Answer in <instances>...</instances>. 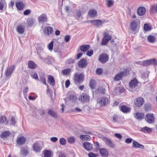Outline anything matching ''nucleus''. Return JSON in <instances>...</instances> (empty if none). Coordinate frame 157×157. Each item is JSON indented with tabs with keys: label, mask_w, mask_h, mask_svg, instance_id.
<instances>
[{
	"label": "nucleus",
	"mask_w": 157,
	"mask_h": 157,
	"mask_svg": "<svg viewBox=\"0 0 157 157\" xmlns=\"http://www.w3.org/2000/svg\"><path fill=\"white\" fill-rule=\"evenodd\" d=\"M84 75L83 73L76 72L74 75V81L75 83L78 84L83 81Z\"/></svg>",
	"instance_id": "obj_1"
},
{
	"label": "nucleus",
	"mask_w": 157,
	"mask_h": 157,
	"mask_svg": "<svg viewBox=\"0 0 157 157\" xmlns=\"http://www.w3.org/2000/svg\"><path fill=\"white\" fill-rule=\"evenodd\" d=\"M109 98L104 97L98 100L97 103L101 106H105L109 103Z\"/></svg>",
	"instance_id": "obj_2"
},
{
	"label": "nucleus",
	"mask_w": 157,
	"mask_h": 157,
	"mask_svg": "<svg viewBox=\"0 0 157 157\" xmlns=\"http://www.w3.org/2000/svg\"><path fill=\"white\" fill-rule=\"evenodd\" d=\"M137 63L140 64H142L144 66H148L152 64L154 65H157V60L154 59L144 61L141 63L140 62H138Z\"/></svg>",
	"instance_id": "obj_3"
},
{
	"label": "nucleus",
	"mask_w": 157,
	"mask_h": 157,
	"mask_svg": "<svg viewBox=\"0 0 157 157\" xmlns=\"http://www.w3.org/2000/svg\"><path fill=\"white\" fill-rule=\"evenodd\" d=\"M111 36L107 33H105L104 34V36L102 40L101 44L102 45H105L111 39Z\"/></svg>",
	"instance_id": "obj_4"
},
{
	"label": "nucleus",
	"mask_w": 157,
	"mask_h": 157,
	"mask_svg": "<svg viewBox=\"0 0 157 157\" xmlns=\"http://www.w3.org/2000/svg\"><path fill=\"white\" fill-rule=\"evenodd\" d=\"M138 82L137 79L134 78L129 83V90L130 91H132L134 90L135 87L137 86Z\"/></svg>",
	"instance_id": "obj_5"
},
{
	"label": "nucleus",
	"mask_w": 157,
	"mask_h": 157,
	"mask_svg": "<svg viewBox=\"0 0 157 157\" xmlns=\"http://www.w3.org/2000/svg\"><path fill=\"white\" fill-rule=\"evenodd\" d=\"M145 119L148 123L152 124L154 122L155 117L153 114L147 113L146 115Z\"/></svg>",
	"instance_id": "obj_6"
},
{
	"label": "nucleus",
	"mask_w": 157,
	"mask_h": 157,
	"mask_svg": "<svg viewBox=\"0 0 157 157\" xmlns=\"http://www.w3.org/2000/svg\"><path fill=\"white\" fill-rule=\"evenodd\" d=\"M78 99L83 103L88 102L90 99V97L86 94H82L79 97Z\"/></svg>",
	"instance_id": "obj_7"
},
{
	"label": "nucleus",
	"mask_w": 157,
	"mask_h": 157,
	"mask_svg": "<svg viewBox=\"0 0 157 157\" xmlns=\"http://www.w3.org/2000/svg\"><path fill=\"white\" fill-rule=\"evenodd\" d=\"M144 103V99L141 97H139L135 100V105L138 107H141Z\"/></svg>",
	"instance_id": "obj_8"
},
{
	"label": "nucleus",
	"mask_w": 157,
	"mask_h": 157,
	"mask_svg": "<svg viewBox=\"0 0 157 157\" xmlns=\"http://www.w3.org/2000/svg\"><path fill=\"white\" fill-rule=\"evenodd\" d=\"M103 140L105 142L106 144L108 146L112 148H114L115 147V144L113 143V142L110 139L107 137H104Z\"/></svg>",
	"instance_id": "obj_9"
},
{
	"label": "nucleus",
	"mask_w": 157,
	"mask_h": 157,
	"mask_svg": "<svg viewBox=\"0 0 157 157\" xmlns=\"http://www.w3.org/2000/svg\"><path fill=\"white\" fill-rule=\"evenodd\" d=\"M130 26L131 30L135 32H137L139 29V25L134 21L131 22Z\"/></svg>",
	"instance_id": "obj_10"
},
{
	"label": "nucleus",
	"mask_w": 157,
	"mask_h": 157,
	"mask_svg": "<svg viewBox=\"0 0 157 157\" xmlns=\"http://www.w3.org/2000/svg\"><path fill=\"white\" fill-rule=\"evenodd\" d=\"M93 25L97 27H99L105 21H101V20H91L89 21Z\"/></svg>",
	"instance_id": "obj_11"
},
{
	"label": "nucleus",
	"mask_w": 157,
	"mask_h": 157,
	"mask_svg": "<svg viewBox=\"0 0 157 157\" xmlns=\"http://www.w3.org/2000/svg\"><path fill=\"white\" fill-rule=\"evenodd\" d=\"M47 19L46 14L44 13H42L38 18V21L40 23L47 22Z\"/></svg>",
	"instance_id": "obj_12"
},
{
	"label": "nucleus",
	"mask_w": 157,
	"mask_h": 157,
	"mask_svg": "<svg viewBox=\"0 0 157 157\" xmlns=\"http://www.w3.org/2000/svg\"><path fill=\"white\" fill-rule=\"evenodd\" d=\"M87 63L86 59L82 58L78 62V67L80 68H84L86 66Z\"/></svg>",
	"instance_id": "obj_13"
},
{
	"label": "nucleus",
	"mask_w": 157,
	"mask_h": 157,
	"mask_svg": "<svg viewBox=\"0 0 157 157\" xmlns=\"http://www.w3.org/2000/svg\"><path fill=\"white\" fill-rule=\"evenodd\" d=\"M109 59L108 56L105 54H101L99 58V60L102 63H105Z\"/></svg>",
	"instance_id": "obj_14"
},
{
	"label": "nucleus",
	"mask_w": 157,
	"mask_h": 157,
	"mask_svg": "<svg viewBox=\"0 0 157 157\" xmlns=\"http://www.w3.org/2000/svg\"><path fill=\"white\" fill-rule=\"evenodd\" d=\"M15 65L10 66L8 67L5 72V74L6 77L10 75L15 70Z\"/></svg>",
	"instance_id": "obj_15"
},
{
	"label": "nucleus",
	"mask_w": 157,
	"mask_h": 157,
	"mask_svg": "<svg viewBox=\"0 0 157 157\" xmlns=\"http://www.w3.org/2000/svg\"><path fill=\"white\" fill-rule=\"evenodd\" d=\"M44 32L46 35H50L53 32V29L51 27H46L45 28Z\"/></svg>",
	"instance_id": "obj_16"
},
{
	"label": "nucleus",
	"mask_w": 157,
	"mask_h": 157,
	"mask_svg": "<svg viewBox=\"0 0 157 157\" xmlns=\"http://www.w3.org/2000/svg\"><path fill=\"white\" fill-rule=\"evenodd\" d=\"M124 75V73L123 72L117 74L115 76L114 80L115 81H118L121 79Z\"/></svg>",
	"instance_id": "obj_17"
},
{
	"label": "nucleus",
	"mask_w": 157,
	"mask_h": 157,
	"mask_svg": "<svg viewBox=\"0 0 157 157\" xmlns=\"http://www.w3.org/2000/svg\"><path fill=\"white\" fill-rule=\"evenodd\" d=\"M84 148L88 151L91 150L92 149V145L88 142H86L83 144Z\"/></svg>",
	"instance_id": "obj_18"
},
{
	"label": "nucleus",
	"mask_w": 157,
	"mask_h": 157,
	"mask_svg": "<svg viewBox=\"0 0 157 157\" xmlns=\"http://www.w3.org/2000/svg\"><path fill=\"white\" fill-rule=\"evenodd\" d=\"M145 12L146 10L145 8L142 7H139L137 10V14L140 16H142L144 15Z\"/></svg>",
	"instance_id": "obj_19"
},
{
	"label": "nucleus",
	"mask_w": 157,
	"mask_h": 157,
	"mask_svg": "<svg viewBox=\"0 0 157 157\" xmlns=\"http://www.w3.org/2000/svg\"><path fill=\"white\" fill-rule=\"evenodd\" d=\"M132 147L133 148H139L141 149H144V146L141 144H140L138 142L135 141H133Z\"/></svg>",
	"instance_id": "obj_20"
},
{
	"label": "nucleus",
	"mask_w": 157,
	"mask_h": 157,
	"mask_svg": "<svg viewBox=\"0 0 157 157\" xmlns=\"http://www.w3.org/2000/svg\"><path fill=\"white\" fill-rule=\"evenodd\" d=\"M120 109L124 113H127L130 110V109L125 105H122L121 106Z\"/></svg>",
	"instance_id": "obj_21"
},
{
	"label": "nucleus",
	"mask_w": 157,
	"mask_h": 157,
	"mask_svg": "<svg viewBox=\"0 0 157 157\" xmlns=\"http://www.w3.org/2000/svg\"><path fill=\"white\" fill-rule=\"evenodd\" d=\"M88 15L90 17H95L97 16V12L94 9L90 10L88 12Z\"/></svg>",
	"instance_id": "obj_22"
},
{
	"label": "nucleus",
	"mask_w": 157,
	"mask_h": 157,
	"mask_svg": "<svg viewBox=\"0 0 157 157\" xmlns=\"http://www.w3.org/2000/svg\"><path fill=\"white\" fill-rule=\"evenodd\" d=\"M26 139L23 136H21L17 139V143L19 145H22L25 144Z\"/></svg>",
	"instance_id": "obj_23"
},
{
	"label": "nucleus",
	"mask_w": 157,
	"mask_h": 157,
	"mask_svg": "<svg viewBox=\"0 0 157 157\" xmlns=\"http://www.w3.org/2000/svg\"><path fill=\"white\" fill-rule=\"evenodd\" d=\"M35 20L33 18H29L27 19V24L30 27L33 26L35 22Z\"/></svg>",
	"instance_id": "obj_24"
},
{
	"label": "nucleus",
	"mask_w": 157,
	"mask_h": 157,
	"mask_svg": "<svg viewBox=\"0 0 157 157\" xmlns=\"http://www.w3.org/2000/svg\"><path fill=\"white\" fill-rule=\"evenodd\" d=\"M90 48V45L89 44L83 45L80 47V50L84 52L87 51Z\"/></svg>",
	"instance_id": "obj_25"
},
{
	"label": "nucleus",
	"mask_w": 157,
	"mask_h": 157,
	"mask_svg": "<svg viewBox=\"0 0 157 157\" xmlns=\"http://www.w3.org/2000/svg\"><path fill=\"white\" fill-rule=\"evenodd\" d=\"M16 7L19 10H21L25 7V5L22 2H19L16 4Z\"/></svg>",
	"instance_id": "obj_26"
},
{
	"label": "nucleus",
	"mask_w": 157,
	"mask_h": 157,
	"mask_svg": "<svg viewBox=\"0 0 157 157\" xmlns=\"http://www.w3.org/2000/svg\"><path fill=\"white\" fill-rule=\"evenodd\" d=\"M100 152L101 155L104 157H107L108 155V151L104 148L100 149Z\"/></svg>",
	"instance_id": "obj_27"
},
{
	"label": "nucleus",
	"mask_w": 157,
	"mask_h": 157,
	"mask_svg": "<svg viewBox=\"0 0 157 157\" xmlns=\"http://www.w3.org/2000/svg\"><path fill=\"white\" fill-rule=\"evenodd\" d=\"M28 66L30 69H34L37 67V65L33 61H30L28 62Z\"/></svg>",
	"instance_id": "obj_28"
},
{
	"label": "nucleus",
	"mask_w": 157,
	"mask_h": 157,
	"mask_svg": "<svg viewBox=\"0 0 157 157\" xmlns=\"http://www.w3.org/2000/svg\"><path fill=\"white\" fill-rule=\"evenodd\" d=\"M144 116L143 113H136L135 117L138 120H141L143 119Z\"/></svg>",
	"instance_id": "obj_29"
},
{
	"label": "nucleus",
	"mask_w": 157,
	"mask_h": 157,
	"mask_svg": "<svg viewBox=\"0 0 157 157\" xmlns=\"http://www.w3.org/2000/svg\"><path fill=\"white\" fill-rule=\"evenodd\" d=\"M33 147L34 150L36 152H37L40 151V148L38 143H35L33 145Z\"/></svg>",
	"instance_id": "obj_30"
},
{
	"label": "nucleus",
	"mask_w": 157,
	"mask_h": 157,
	"mask_svg": "<svg viewBox=\"0 0 157 157\" xmlns=\"http://www.w3.org/2000/svg\"><path fill=\"white\" fill-rule=\"evenodd\" d=\"M156 38L153 36L150 35L147 37V40L149 43H153L155 41Z\"/></svg>",
	"instance_id": "obj_31"
},
{
	"label": "nucleus",
	"mask_w": 157,
	"mask_h": 157,
	"mask_svg": "<svg viewBox=\"0 0 157 157\" xmlns=\"http://www.w3.org/2000/svg\"><path fill=\"white\" fill-rule=\"evenodd\" d=\"M150 12L152 13H156L157 12V4L151 6L150 9Z\"/></svg>",
	"instance_id": "obj_32"
},
{
	"label": "nucleus",
	"mask_w": 157,
	"mask_h": 157,
	"mask_svg": "<svg viewBox=\"0 0 157 157\" xmlns=\"http://www.w3.org/2000/svg\"><path fill=\"white\" fill-rule=\"evenodd\" d=\"M17 30L19 33L23 34L24 31V27L22 25H19L17 26Z\"/></svg>",
	"instance_id": "obj_33"
},
{
	"label": "nucleus",
	"mask_w": 157,
	"mask_h": 157,
	"mask_svg": "<svg viewBox=\"0 0 157 157\" xmlns=\"http://www.w3.org/2000/svg\"><path fill=\"white\" fill-rule=\"evenodd\" d=\"M48 113L52 117L54 118L57 117V114L53 110L49 109L48 112Z\"/></svg>",
	"instance_id": "obj_34"
},
{
	"label": "nucleus",
	"mask_w": 157,
	"mask_h": 157,
	"mask_svg": "<svg viewBox=\"0 0 157 157\" xmlns=\"http://www.w3.org/2000/svg\"><path fill=\"white\" fill-rule=\"evenodd\" d=\"M48 83L52 85L53 86L55 84V80L54 78L52 76L49 75L48 76Z\"/></svg>",
	"instance_id": "obj_35"
},
{
	"label": "nucleus",
	"mask_w": 157,
	"mask_h": 157,
	"mask_svg": "<svg viewBox=\"0 0 157 157\" xmlns=\"http://www.w3.org/2000/svg\"><path fill=\"white\" fill-rule=\"evenodd\" d=\"M10 132L9 131H6L2 132L0 135V137L3 139L9 136Z\"/></svg>",
	"instance_id": "obj_36"
},
{
	"label": "nucleus",
	"mask_w": 157,
	"mask_h": 157,
	"mask_svg": "<svg viewBox=\"0 0 157 157\" xmlns=\"http://www.w3.org/2000/svg\"><path fill=\"white\" fill-rule=\"evenodd\" d=\"M80 138L82 140H85L88 141L90 140L91 139L90 136L88 135H81Z\"/></svg>",
	"instance_id": "obj_37"
},
{
	"label": "nucleus",
	"mask_w": 157,
	"mask_h": 157,
	"mask_svg": "<svg viewBox=\"0 0 157 157\" xmlns=\"http://www.w3.org/2000/svg\"><path fill=\"white\" fill-rule=\"evenodd\" d=\"M52 155V152L49 150H46L44 151V157H51Z\"/></svg>",
	"instance_id": "obj_38"
},
{
	"label": "nucleus",
	"mask_w": 157,
	"mask_h": 157,
	"mask_svg": "<svg viewBox=\"0 0 157 157\" xmlns=\"http://www.w3.org/2000/svg\"><path fill=\"white\" fill-rule=\"evenodd\" d=\"M141 131L145 133H150L151 132V129L150 128L145 127L142 128Z\"/></svg>",
	"instance_id": "obj_39"
},
{
	"label": "nucleus",
	"mask_w": 157,
	"mask_h": 157,
	"mask_svg": "<svg viewBox=\"0 0 157 157\" xmlns=\"http://www.w3.org/2000/svg\"><path fill=\"white\" fill-rule=\"evenodd\" d=\"M71 70L70 68H67L64 70H63L62 71V74L64 75H67L71 72Z\"/></svg>",
	"instance_id": "obj_40"
},
{
	"label": "nucleus",
	"mask_w": 157,
	"mask_h": 157,
	"mask_svg": "<svg viewBox=\"0 0 157 157\" xmlns=\"http://www.w3.org/2000/svg\"><path fill=\"white\" fill-rule=\"evenodd\" d=\"M69 98V100L73 102H75L77 99V98L76 96L73 95H70Z\"/></svg>",
	"instance_id": "obj_41"
},
{
	"label": "nucleus",
	"mask_w": 157,
	"mask_h": 157,
	"mask_svg": "<svg viewBox=\"0 0 157 157\" xmlns=\"http://www.w3.org/2000/svg\"><path fill=\"white\" fill-rule=\"evenodd\" d=\"M67 140L69 143L73 144L75 142V139L74 136H72L68 138Z\"/></svg>",
	"instance_id": "obj_42"
},
{
	"label": "nucleus",
	"mask_w": 157,
	"mask_h": 157,
	"mask_svg": "<svg viewBox=\"0 0 157 157\" xmlns=\"http://www.w3.org/2000/svg\"><path fill=\"white\" fill-rule=\"evenodd\" d=\"M40 81L42 82V83L44 85H47L45 78L44 75L42 74L40 75Z\"/></svg>",
	"instance_id": "obj_43"
},
{
	"label": "nucleus",
	"mask_w": 157,
	"mask_h": 157,
	"mask_svg": "<svg viewBox=\"0 0 157 157\" xmlns=\"http://www.w3.org/2000/svg\"><path fill=\"white\" fill-rule=\"evenodd\" d=\"M0 121L2 123H6L7 124V121L6 117L5 116H2L0 117Z\"/></svg>",
	"instance_id": "obj_44"
},
{
	"label": "nucleus",
	"mask_w": 157,
	"mask_h": 157,
	"mask_svg": "<svg viewBox=\"0 0 157 157\" xmlns=\"http://www.w3.org/2000/svg\"><path fill=\"white\" fill-rule=\"evenodd\" d=\"M21 151L24 156H26L29 153L28 149L26 148H22L21 149Z\"/></svg>",
	"instance_id": "obj_45"
},
{
	"label": "nucleus",
	"mask_w": 157,
	"mask_h": 157,
	"mask_svg": "<svg viewBox=\"0 0 157 157\" xmlns=\"http://www.w3.org/2000/svg\"><path fill=\"white\" fill-rule=\"evenodd\" d=\"M59 143L61 145H64L66 144L67 142L64 138H62L59 140Z\"/></svg>",
	"instance_id": "obj_46"
},
{
	"label": "nucleus",
	"mask_w": 157,
	"mask_h": 157,
	"mask_svg": "<svg viewBox=\"0 0 157 157\" xmlns=\"http://www.w3.org/2000/svg\"><path fill=\"white\" fill-rule=\"evenodd\" d=\"M90 86L92 89H94L95 86V82L93 80H91L90 81Z\"/></svg>",
	"instance_id": "obj_47"
},
{
	"label": "nucleus",
	"mask_w": 157,
	"mask_h": 157,
	"mask_svg": "<svg viewBox=\"0 0 157 157\" xmlns=\"http://www.w3.org/2000/svg\"><path fill=\"white\" fill-rule=\"evenodd\" d=\"M107 6L108 7L112 6L113 4L114 1L113 0H106Z\"/></svg>",
	"instance_id": "obj_48"
},
{
	"label": "nucleus",
	"mask_w": 157,
	"mask_h": 157,
	"mask_svg": "<svg viewBox=\"0 0 157 157\" xmlns=\"http://www.w3.org/2000/svg\"><path fill=\"white\" fill-rule=\"evenodd\" d=\"M31 76L36 80L38 79V76L36 73L35 72H33L31 73Z\"/></svg>",
	"instance_id": "obj_49"
},
{
	"label": "nucleus",
	"mask_w": 157,
	"mask_h": 157,
	"mask_svg": "<svg viewBox=\"0 0 157 157\" xmlns=\"http://www.w3.org/2000/svg\"><path fill=\"white\" fill-rule=\"evenodd\" d=\"M124 89L123 88L119 87L115 89L114 91L116 92L118 91L119 93H121L124 92Z\"/></svg>",
	"instance_id": "obj_50"
},
{
	"label": "nucleus",
	"mask_w": 157,
	"mask_h": 157,
	"mask_svg": "<svg viewBox=\"0 0 157 157\" xmlns=\"http://www.w3.org/2000/svg\"><path fill=\"white\" fill-rule=\"evenodd\" d=\"M53 41H51L50 43L48 44V49L50 51H52L53 48Z\"/></svg>",
	"instance_id": "obj_51"
},
{
	"label": "nucleus",
	"mask_w": 157,
	"mask_h": 157,
	"mask_svg": "<svg viewBox=\"0 0 157 157\" xmlns=\"http://www.w3.org/2000/svg\"><path fill=\"white\" fill-rule=\"evenodd\" d=\"M144 30L146 31H148L151 29L150 26L147 24H145L144 25Z\"/></svg>",
	"instance_id": "obj_52"
},
{
	"label": "nucleus",
	"mask_w": 157,
	"mask_h": 157,
	"mask_svg": "<svg viewBox=\"0 0 157 157\" xmlns=\"http://www.w3.org/2000/svg\"><path fill=\"white\" fill-rule=\"evenodd\" d=\"M82 15L81 12L80 11H78L77 13L76 14V18L77 19H78L79 18H80L81 15Z\"/></svg>",
	"instance_id": "obj_53"
},
{
	"label": "nucleus",
	"mask_w": 157,
	"mask_h": 157,
	"mask_svg": "<svg viewBox=\"0 0 157 157\" xmlns=\"http://www.w3.org/2000/svg\"><path fill=\"white\" fill-rule=\"evenodd\" d=\"M93 53V51L92 50H91L90 51H87L86 53V55L89 56H91Z\"/></svg>",
	"instance_id": "obj_54"
},
{
	"label": "nucleus",
	"mask_w": 157,
	"mask_h": 157,
	"mask_svg": "<svg viewBox=\"0 0 157 157\" xmlns=\"http://www.w3.org/2000/svg\"><path fill=\"white\" fill-rule=\"evenodd\" d=\"M133 141V139L131 138H127L125 140V143L127 144H130Z\"/></svg>",
	"instance_id": "obj_55"
},
{
	"label": "nucleus",
	"mask_w": 157,
	"mask_h": 157,
	"mask_svg": "<svg viewBox=\"0 0 157 157\" xmlns=\"http://www.w3.org/2000/svg\"><path fill=\"white\" fill-rule=\"evenodd\" d=\"M11 124L13 125H15L16 124L15 118L14 117H12L11 119Z\"/></svg>",
	"instance_id": "obj_56"
},
{
	"label": "nucleus",
	"mask_w": 157,
	"mask_h": 157,
	"mask_svg": "<svg viewBox=\"0 0 157 157\" xmlns=\"http://www.w3.org/2000/svg\"><path fill=\"white\" fill-rule=\"evenodd\" d=\"M74 60L72 58H70L68 59L66 61L67 64H71L74 63Z\"/></svg>",
	"instance_id": "obj_57"
},
{
	"label": "nucleus",
	"mask_w": 157,
	"mask_h": 157,
	"mask_svg": "<svg viewBox=\"0 0 157 157\" xmlns=\"http://www.w3.org/2000/svg\"><path fill=\"white\" fill-rule=\"evenodd\" d=\"M98 91L101 94H104L105 92V89L103 88H102L100 87L98 89Z\"/></svg>",
	"instance_id": "obj_58"
},
{
	"label": "nucleus",
	"mask_w": 157,
	"mask_h": 157,
	"mask_svg": "<svg viewBox=\"0 0 157 157\" xmlns=\"http://www.w3.org/2000/svg\"><path fill=\"white\" fill-rule=\"evenodd\" d=\"M102 72V69L99 68H98L96 70V73L97 75H100Z\"/></svg>",
	"instance_id": "obj_59"
},
{
	"label": "nucleus",
	"mask_w": 157,
	"mask_h": 157,
	"mask_svg": "<svg viewBox=\"0 0 157 157\" xmlns=\"http://www.w3.org/2000/svg\"><path fill=\"white\" fill-rule=\"evenodd\" d=\"M114 136L116 137L120 140L122 138V136L120 134L116 133L115 134Z\"/></svg>",
	"instance_id": "obj_60"
},
{
	"label": "nucleus",
	"mask_w": 157,
	"mask_h": 157,
	"mask_svg": "<svg viewBox=\"0 0 157 157\" xmlns=\"http://www.w3.org/2000/svg\"><path fill=\"white\" fill-rule=\"evenodd\" d=\"M31 13V10H25L23 13L25 15H27Z\"/></svg>",
	"instance_id": "obj_61"
},
{
	"label": "nucleus",
	"mask_w": 157,
	"mask_h": 157,
	"mask_svg": "<svg viewBox=\"0 0 157 157\" xmlns=\"http://www.w3.org/2000/svg\"><path fill=\"white\" fill-rule=\"evenodd\" d=\"M58 140V139L56 137H52L50 138V140L51 141L55 142H56Z\"/></svg>",
	"instance_id": "obj_62"
},
{
	"label": "nucleus",
	"mask_w": 157,
	"mask_h": 157,
	"mask_svg": "<svg viewBox=\"0 0 157 157\" xmlns=\"http://www.w3.org/2000/svg\"><path fill=\"white\" fill-rule=\"evenodd\" d=\"M96 154H94L93 153L90 152L88 154V156L89 157H96L97 156Z\"/></svg>",
	"instance_id": "obj_63"
},
{
	"label": "nucleus",
	"mask_w": 157,
	"mask_h": 157,
	"mask_svg": "<svg viewBox=\"0 0 157 157\" xmlns=\"http://www.w3.org/2000/svg\"><path fill=\"white\" fill-rule=\"evenodd\" d=\"M118 119L117 116L116 115H113V120L112 121H113L114 122H116L117 121V120Z\"/></svg>",
	"instance_id": "obj_64"
}]
</instances>
